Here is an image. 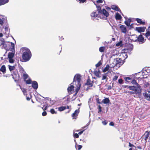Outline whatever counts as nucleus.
Segmentation results:
<instances>
[{
	"label": "nucleus",
	"instance_id": "f257e3e1",
	"mask_svg": "<svg viewBox=\"0 0 150 150\" xmlns=\"http://www.w3.org/2000/svg\"><path fill=\"white\" fill-rule=\"evenodd\" d=\"M103 1H104V0H98L96 1H93V2L96 6L97 9L99 10V14L101 15V17H103L102 16L103 14H104L106 17H107L109 15L108 12L105 9H103L102 10L101 9L100 4L102 3Z\"/></svg>",
	"mask_w": 150,
	"mask_h": 150
},
{
	"label": "nucleus",
	"instance_id": "f03ea898",
	"mask_svg": "<svg viewBox=\"0 0 150 150\" xmlns=\"http://www.w3.org/2000/svg\"><path fill=\"white\" fill-rule=\"evenodd\" d=\"M81 76L79 74H76L74 76L73 82L75 83V85L77 87L76 90V94L79 90L81 86Z\"/></svg>",
	"mask_w": 150,
	"mask_h": 150
},
{
	"label": "nucleus",
	"instance_id": "7ed1b4c3",
	"mask_svg": "<svg viewBox=\"0 0 150 150\" xmlns=\"http://www.w3.org/2000/svg\"><path fill=\"white\" fill-rule=\"evenodd\" d=\"M128 88L130 90L133 91H134V93L137 94L136 96H134V97H139L141 96V90L140 88H137V86H128Z\"/></svg>",
	"mask_w": 150,
	"mask_h": 150
},
{
	"label": "nucleus",
	"instance_id": "20e7f679",
	"mask_svg": "<svg viewBox=\"0 0 150 150\" xmlns=\"http://www.w3.org/2000/svg\"><path fill=\"white\" fill-rule=\"evenodd\" d=\"M25 50V51L23 53L22 57L23 60L25 61H27L31 57V53L29 49H26Z\"/></svg>",
	"mask_w": 150,
	"mask_h": 150
},
{
	"label": "nucleus",
	"instance_id": "39448f33",
	"mask_svg": "<svg viewBox=\"0 0 150 150\" xmlns=\"http://www.w3.org/2000/svg\"><path fill=\"white\" fill-rule=\"evenodd\" d=\"M99 10L97 9V11L95 12H94L92 13L91 14V18L92 19H93L95 18L98 17V18H100L101 19H104L105 17H106L104 14H102V17H101V15L99 14Z\"/></svg>",
	"mask_w": 150,
	"mask_h": 150
},
{
	"label": "nucleus",
	"instance_id": "423d86ee",
	"mask_svg": "<svg viewBox=\"0 0 150 150\" xmlns=\"http://www.w3.org/2000/svg\"><path fill=\"white\" fill-rule=\"evenodd\" d=\"M23 79L27 84H30L31 83V80L29 79L28 75L25 72L23 74Z\"/></svg>",
	"mask_w": 150,
	"mask_h": 150
},
{
	"label": "nucleus",
	"instance_id": "0eeeda50",
	"mask_svg": "<svg viewBox=\"0 0 150 150\" xmlns=\"http://www.w3.org/2000/svg\"><path fill=\"white\" fill-rule=\"evenodd\" d=\"M150 70L147 69L143 71L142 73V75L139 78L141 79L143 78H147L148 75L150 74Z\"/></svg>",
	"mask_w": 150,
	"mask_h": 150
},
{
	"label": "nucleus",
	"instance_id": "6e6552de",
	"mask_svg": "<svg viewBox=\"0 0 150 150\" xmlns=\"http://www.w3.org/2000/svg\"><path fill=\"white\" fill-rule=\"evenodd\" d=\"M9 45L8 43L4 42V40L3 38L1 39V42L0 46L2 49H4L6 50H8V46Z\"/></svg>",
	"mask_w": 150,
	"mask_h": 150
},
{
	"label": "nucleus",
	"instance_id": "1a4fd4ad",
	"mask_svg": "<svg viewBox=\"0 0 150 150\" xmlns=\"http://www.w3.org/2000/svg\"><path fill=\"white\" fill-rule=\"evenodd\" d=\"M14 55V52H9L8 55L7 59H8L9 62L11 63H14V59L13 58Z\"/></svg>",
	"mask_w": 150,
	"mask_h": 150
},
{
	"label": "nucleus",
	"instance_id": "9d476101",
	"mask_svg": "<svg viewBox=\"0 0 150 150\" xmlns=\"http://www.w3.org/2000/svg\"><path fill=\"white\" fill-rule=\"evenodd\" d=\"M12 75L13 78L15 81H17L20 78V76L18 74V71L17 70H15V71L12 74Z\"/></svg>",
	"mask_w": 150,
	"mask_h": 150
},
{
	"label": "nucleus",
	"instance_id": "9b49d317",
	"mask_svg": "<svg viewBox=\"0 0 150 150\" xmlns=\"http://www.w3.org/2000/svg\"><path fill=\"white\" fill-rule=\"evenodd\" d=\"M137 41L139 42L140 44H142L145 42L144 38L142 35H140L137 38Z\"/></svg>",
	"mask_w": 150,
	"mask_h": 150
},
{
	"label": "nucleus",
	"instance_id": "f8f14e48",
	"mask_svg": "<svg viewBox=\"0 0 150 150\" xmlns=\"http://www.w3.org/2000/svg\"><path fill=\"white\" fill-rule=\"evenodd\" d=\"M79 113V110H76L74 112L72 115V116L73 117V119H76L77 116Z\"/></svg>",
	"mask_w": 150,
	"mask_h": 150
},
{
	"label": "nucleus",
	"instance_id": "ddd939ff",
	"mask_svg": "<svg viewBox=\"0 0 150 150\" xmlns=\"http://www.w3.org/2000/svg\"><path fill=\"white\" fill-rule=\"evenodd\" d=\"M136 30L138 32L141 33L144 32L145 31V28L144 27H138L136 28Z\"/></svg>",
	"mask_w": 150,
	"mask_h": 150
},
{
	"label": "nucleus",
	"instance_id": "4468645a",
	"mask_svg": "<svg viewBox=\"0 0 150 150\" xmlns=\"http://www.w3.org/2000/svg\"><path fill=\"white\" fill-rule=\"evenodd\" d=\"M120 28L122 32L126 33L127 32V29L126 27L124 25H122L120 26Z\"/></svg>",
	"mask_w": 150,
	"mask_h": 150
},
{
	"label": "nucleus",
	"instance_id": "2eb2a0df",
	"mask_svg": "<svg viewBox=\"0 0 150 150\" xmlns=\"http://www.w3.org/2000/svg\"><path fill=\"white\" fill-rule=\"evenodd\" d=\"M72 84V83H71L67 88V90L68 92H71V91L73 90L74 89V86Z\"/></svg>",
	"mask_w": 150,
	"mask_h": 150
},
{
	"label": "nucleus",
	"instance_id": "dca6fc26",
	"mask_svg": "<svg viewBox=\"0 0 150 150\" xmlns=\"http://www.w3.org/2000/svg\"><path fill=\"white\" fill-rule=\"evenodd\" d=\"M32 86L34 88L37 89L38 86L37 83L35 81H33L32 83Z\"/></svg>",
	"mask_w": 150,
	"mask_h": 150
},
{
	"label": "nucleus",
	"instance_id": "f3484780",
	"mask_svg": "<svg viewBox=\"0 0 150 150\" xmlns=\"http://www.w3.org/2000/svg\"><path fill=\"white\" fill-rule=\"evenodd\" d=\"M131 83L133 85H136L137 86V88H141L140 86L137 83L135 80H133L132 81H131Z\"/></svg>",
	"mask_w": 150,
	"mask_h": 150
},
{
	"label": "nucleus",
	"instance_id": "a211bd4d",
	"mask_svg": "<svg viewBox=\"0 0 150 150\" xmlns=\"http://www.w3.org/2000/svg\"><path fill=\"white\" fill-rule=\"evenodd\" d=\"M144 95L146 99L148 100H150V94L149 93L145 92L144 93Z\"/></svg>",
	"mask_w": 150,
	"mask_h": 150
},
{
	"label": "nucleus",
	"instance_id": "6ab92c4d",
	"mask_svg": "<svg viewBox=\"0 0 150 150\" xmlns=\"http://www.w3.org/2000/svg\"><path fill=\"white\" fill-rule=\"evenodd\" d=\"M8 67L9 70L11 72H12V71H13V72L15 71V70H16L15 69V67L14 66L8 65Z\"/></svg>",
	"mask_w": 150,
	"mask_h": 150
},
{
	"label": "nucleus",
	"instance_id": "aec40b11",
	"mask_svg": "<svg viewBox=\"0 0 150 150\" xmlns=\"http://www.w3.org/2000/svg\"><path fill=\"white\" fill-rule=\"evenodd\" d=\"M115 17L117 20H120L122 18L120 14L118 13H117L115 15Z\"/></svg>",
	"mask_w": 150,
	"mask_h": 150
},
{
	"label": "nucleus",
	"instance_id": "412c9836",
	"mask_svg": "<svg viewBox=\"0 0 150 150\" xmlns=\"http://www.w3.org/2000/svg\"><path fill=\"white\" fill-rule=\"evenodd\" d=\"M6 67L4 65H2L0 69V71L4 73L6 72Z\"/></svg>",
	"mask_w": 150,
	"mask_h": 150
},
{
	"label": "nucleus",
	"instance_id": "4be33fe9",
	"mask_svg": "<svg viewBox=\"0 0 150 150\" xmlns=\"http://www.w3.org/2000/svg\"><path fill=\"white\" fill-rule=\"evenodd\" d=\"M8 0H0V6L8 3Z\"/></svg>",
	"mask_w": 150,
	"mask_h": 150
},
{
	"label": "nucleus",
	"instance_id": "5701e85b",
	"mask_svg": "<svg viewBox=\"0 0 150 150\" xmlns=\"http://www.w3.org/2000/svg\"><path fill=\"white\" fill-rule=\"evenodd\" d=\"M102 102L104 104H107L110 102V100L108 98H106L103 100Z\"/></svg>",
	"mask_w": 150,
	"mask_h": 150
},
{
	"label": "nucleus",
	"instance_id": "b1692460",
	"mask_svg": "<svg viewBox=\"0 0 150 150\" xmlns=\"http://www.w3.org/2000/svg\"><path fill=\"white\" fill-rule=\"evenodd\" d=\"M131 22V19L130 18H129L128 19L127 21H126L125 22V23L127 25V26H129Z\"/></svg>",
	"mask_w": 150,
	"mask_h": 150
},
{
	"label": "nucleus",
	"instance_id": "393cba45",
	"mask_svg": "<svg viewBox=\"0 0 150 150\" xmlns=\"http://www.w3.org/2000/svg\"><path fill=\"white\" fill-rule=\"evenodd\" d=\"M110 66L108 65H107L106 67L103 70V72H105L107 71L109 69Z\"/></svg>",
	"mask_w": 150,
	"mask_h": 150
},
{
	"label": "nucleus",
	"instance_id": "a878e982",
	"mask_svg": "<svg viewBox=\"0 0 150 150\" xmlns=\"http://www.w3.org/2000/svg\"><path fill=\"white\" fill-rule=\"evenodd\" d=\"M79 131V130H77V131H75L74 130L73 131L74 134L73 135L74 137L76 138H78L79 137V136L78 134L77 133H75V132H78Z\"/></svg>",
	"mask_w": 150,
	"mask_h": 150
},
{
	"label": "nucleus",
	"instance_id": "bb28decb",
	"mask_svg": "<svg viewBox=\"0 0 150 150\" xmlns=\"http://www.w3.org/2000/svg\"><path fill=\"white\" fill-rule=\"evenodd\" d=\"M125 79L126 81L129 83L130 82H131V81H132V79L131 78L129 77H126L125 78Z\"/></svg>",
	"mask_w": 150,
	"mask_h": 150
},
{
	"label": "nucleus",
	"instance_id": "cd10ccee",
	"mask_svg": "<svg viewBox=\"0 0 150 150\" xmlns=\"http://www.w3.org/2000/svg\"><path fill=\"white\" fill-rule=\"evenodd\" d=\"M111 8L112 9L117 11H119L120 10L119 8L117 6L115 5L112 6Z\"/></svg>",
	"mask_w": 150,
	"mask_h": 150
},
{
	"label": "nucleus",
	"instance_id": "c85d7f7f",
	"mask_svg": "<svg viewBox=\"0 0 150 150\" xmlns=\"http://www.w3.org/2000/svg\"><path fill=\"white\" fill-rule=\"evenodd\" d=\"M108 78L107 77V75L106 74H103L102 80H104L106 79V81L108 80Z\"/></svg>",
	"mask_w": 150,
	"mask_h": 150
},
{
	"label": "nucleus",
	"instance_id": "c756f323",
	"mask_svg": "<svg viewBox=\"0 0 150 150\" xmlns=\"http://www.w3.org/2000/svg\"><path fill=\"white\" fill-rule=\"evenodd\" d=\"M136 20L138 23L142 24H144L145 22H142V21L141 19L139 18H136Z\"/></svg>",
	"mask_w": 150,
	"mask_h": 150
},
{
	"label": "nucleus",
	"instance_id": "7c9ffc66",
	"mask_svg": "<svg viewBox=\"0 0 150 150\" xmlns=\"http://www.w3.org/2000/svg\"><path fill=\"white\" fill-rule=\"evenodd\" d=\"M66 108V107L64 106H62L58 108V110L60 111H62Z\"/></svg>",
	"mask_w": 150,
	"mask_h": 150
},
{
	"label": "nucleus",
	"instance_id": "2f4dec72",
	"mask_svg": "<svg viewBox=\"0 0 150 150\" xmlns=\"http://www.w3.org/2000/svg\"><path fill=\"white\" fill-rule=\"evenodd\" d=\"M105 49V47H101L99 48V51L100 52H104Z\"/></svg>",
	"mask_w": 150,
	"mask_h": 150
},
{
	"label": "nucleus",
	"instance_id": "473e14b6",
	"mask_svg": "<svg viewBox=\"0 0 150 150\" xmlns=\"http://www.w3.org/2000/svg\"><path fill=\"white\" fill-rule=\"evenodd\" d=\"M100 71H96L94 72L96 76H97L98 77H99V76L100 75Z\"/></svg>",
	"mask_w": 150,
	"mask_h": 150
},
{
	"label": "nucleus",
	"instance_id": "72a5a7b5",
	"mask_svg": "<svg viewBox=\"0 0 150 150\" xmlns=\"http://www.w3.org/2000/svg\"><path fill=\"white\" fill-rule=\"evenodd\" d=\"M86 84L90 86H92V83L91 82H90V81L89 79L87 80V82L86 83Z\"/></svg>",
	"mask_w": 150,
	"mask_h": 150
},
{
	"label": "nucleus",
	"instance_id": "f704fd0d",
	"mask_svg": "<svg viewBox=\"0 0 150 150\" xmlns=\"http://www.w3.org/2000/svg\"><path fill=\"white\" fill-rule=\"evenodd\" d=\"M102 61H100L99 62L96 64V67H99L102 64Z\"/></svg>",
	"mask_w": 150,
	"mask_h": 150
},
{
	"label": "nucleus",
	"instance_id": "c9c22d12",
	"mask_svg": "<svg viewBox=\"0 0 150 150\" xmlns=\"http://www.w3.org/2000/svg\"><path fill=\"white\" fill-rule=\"evenodd\" d=\"M21 90H22V92H23L24 94V95H26V91L25 89L24 88H22L21 87Z\"/></svg>",
	"mask_w": 150,
	"mask_h": 150
},
{
	"label": "nucleus",
	"instance_id": "e433bc0d",
	"mask_svg": "<svg viewBox=\"0 0 150 150\" xmlns=\"http://www.w3.org/2000/svg\"><path fill=\"white\" fill-rule=\"evenodd\" d=\"M122 55L123 56H124V58L126 59L127 57V54H126V53L124 52H123V51L122 52Z\"/></svg>",
	"mask_w": 150,
	"mask_h": 150
},
{
	"label": "nucleus",
	"instance_id": "4c0bfd02",
	"mask_svg": "<svg viewBox=\"0 0 150 150\" xmlns=\"http://www.w3.org/2000/svg\"><path fill=\"white\" fill-rule=\"evenodd\" d=\"M145 35L146 37L148 38V37L150 36V31H148L145 34Z\"/></svg>",
	"mask_w": 150,
	"mask_h": 150
},
{
	"label": "nucleus",
	"instance_id": "58836bf2",
	"mask_svg": "<svg viewBox=\"0 0 150 150\" xmlns=\"http://www.w3.org/2000/svg\"><path fill=\"white\" fill-rule=\"evenodd\" d=\"M117 62V60H114V62L115 63V66H116L117 67L119 66V65H120L119 64V63H118Z\"/></svg>",
	"mask_w": 150,
	"mask_h": 150
},
{
	"label": "nucleus",
	"instance_id": "ea45409f",
	"mask_svg": "<svg viewBox=\"0 0 150 150\" xmlns=\"http://www.w3.org/2000/svg\"><path fill=\"white\" fill-rule=\"evenodd\" d=\"M118 82L120 84H122L123 83V80L121 79H119L118 80Z\"/></svg>",
	"mask_w": 150,
	"mask_h": 150
},
{
	"label": "nucleus",
	"instance_id": "a19ab883",
	"mask_svg": "<svg viewBox=\"0 0 150 150\" xmlns=\"http://www.w3.org/2000/svg\"><path fill=\"white\" fill-rule=\"evenodd\" d=\"M50 112L51 113L53 114L54 113H56V112L54 110V109H51L50 110Z\"/></svg>",
	"mask_w": 150,
	"mask_h": 150
},
{
	"label": "nucleus",
	"instance_id": "79ce46f5",
	"mask_svg": "<svg viewBox=\"0 0 150 150\" xmlns=\"http://www.w3.org/2000/svg\"><path fill=\"white\" fill-rule=\"evenodd\" d=\"M118 78V76H114L113 78V80L115 81H116Z\"/></svg>",
	"mask_w": 150,
	"mask_h": 150
},
{
	"label": "nucleus",
	"instance_id": "37998d69",
	"mask_svg": "<svg viewBox=\"0 0 150 150\" xmlns=\"http://www.w3.org/2000/svg\"><path fill=\"white\" fill-rule=\"evenodd\" d=\"M11 49L13 50H14V44L12 42L11 43Z\"/></svg>",
	"mask_w": 150,
	"mask_h": 150
},
{
	"label": "nucleus",
	"instance_id": "c03bdc74",
	"mask_svg": "<svg viewBox=\"0 0 150 150\" xmlns=\"http://www.w3.org/2000/svg\"><path fill=\"white\" fill-rule=\"evenodd\" d=\"M47 114V113L46 111L43 112L42 114V115L43 116H46Z\"/></svg>",
	"mask_w": 150,
	"mask_h": 150
},
{
	"label": "nucleus",
	"instance_id": "a18cd8bd",
	"mask_svg": "<svg viewBox=\"0 0 150 150\" xmlns=\"http://www.w3.org/2000/svg\"><path fill=\"white\" fill-rule=\"evenodd\" d=\"M129 47H130V49L131 50H132L133 48V45L131 44H130L129 45Z\"/></svg>",
	"mask_w": 150,
	"mask_h": 150
},
{
	"label": "nucleus",
	"instance_id": "49530a36",
	"mask_svg": "<svg viewBox=\"0 0 150 150\" xmlns=\"http://www.w3.org/2000/svg\"><path fill=\"white\" fill-rule=\"evenodd\" d=\"M20 71L21 72H22L23 73H24V72H25V71H24V70L22 68H21V69H20Z\"/></svg>",
	"mask_w": 150,
	"mask_h": 150
},
{
	"label": "nucleus",
	"instance_id": "de8ad7c7",
	"mask_svg": "<svg viewBox=\"0 0 150 150\" xmlns=\"http://www.w3.org/2000/svg\"><path fill=\"white\" fill-rule=\"evenodd\" d=\"M80 3H83L86 0H79Z\"/></svg>",
	"mask_w": 150,
	"mask_h": 150
},
{
	"label": "nucleus",
	"instance_id": "09e8293b",
	"mask_svg": "<svg viewBox=\"0 0 150 150\" xmlns=\"http://www.w3.org/2000/svg\"><path fill=\"white\" fill-rule=\"evenodd\" d=\"M5 30L6 31V34L7 33L8 34L9 33L8 29L6 28H5Z\"/></svg>",
	"mask_w": 150,
	"mask_h": 150
},
{
	"label": "nucleus",
	"instance_id": "8fccbe9b",
	"mask_svg": "<svg viewBox=\"0 0 150 150\" xmlns=\"http://www.w3.org/2000/svg\"><path fill=\"white\" fill-rule=\"evenodd\" d=\"M103 124L104 125H106L107 123L106 121H104L102 122Z\"/></svg>",
	"mask_w": 150,
	"mask_h": 150
},
{
	"label": "nucleus",
	"instance_id": "3c124183",
	"mask_svg": "<svg viewBox=\"0 0 150 150\" xmlns=\"http://www.w3.org/2000/svg\"><path fill=\"white\" fill-rule=\"evenodd\" d=\"M82 146L81 145H79L78 147V150H80L82 148Z\"/></svg>",
	"mask_w": 150,
	"mask_h": 150
},
{
	"label": "nucleus",
	"instance_id": "603ef678",
	"mask_svg": "<svg viewBox=\"0 0 150 150\" xmlns=\"http://www.w3.org/2000/svg\"><path fill=\"white\" fill-rule=\"evenodd\" d=\"M3 23L4 22L1 19H0V24L2 25L3 24Z\"/></svg>",
	"mask_w": 150,
	"mask_h": 150
},
{
	"label": "nucleus",
	"instance_id": "864d4df0",
	"mask_svg": "<svg viewBox=\"0 0 150 150\" xmlns=\"http://www.w3.org/2000/svg\"><path fill=\"white\" fill-rule=\"evenodd\" d=\"M109 125L110 126H113L114 125V123L113 122H111L110 123Z\"/></svg>",
	"mask_w": 150,
	"mask_h": 150
},
{
	"label": "nucleus",
	"instance_id": "5fc2aeb1",
	"mask_svg": "<svg viewBox=\"0 0 150 150\" xmlns=\"http://www.w3.org/2000/svg\"><path fill=\"white\" fill-rule=\"evenodd\" d=\"M129 146L130 147H134V146L133 144H131L130 143H129Z\"/></svg>",
	"mask_w": 150,
	"mask_h": 150
},
{
	"label": "nucleus",
	"instance_id": "6e6d98bb",
	"mask_svg": "<svg viewBox=\"0 0 150 150\" xmlns=\"http://www.w3.org/2000/svg\"><path fill=\"white\" fill-rule=\"evenodd\" d=\"M84 130L81 132H79V133L78 134H79L80 135H81V134H82Z\"/></svg>",
	"mask_w": 150,
	"mask_h": 150
},
{
	"label": "nucleus",
	"instance_id": "4d7b16f0",
	"mask_svg": "<svg viewBox=\"0 0 150 150\" xmlns=\"http://www.w3.org/2000/svg\"><path fill=\"white\" fill-rule=\"evenodd\" d=\"M128 86H123V87H124V88H128Z\"/></svg>",
	"mask_w": 150,
	"mask_h": 150
},
{
	"label": "nucleus",
	"instance_id": "13d9d810",
	"mask_svg": "<svg viewBox=\"0 0 150 150\" xmlns=\"http://www.w3.org/2000/svg\"><path fill=\"white\" fill-rule=\"evenodd\" d=\"M106 9L108 11L109 10H110V8L109 7H106Z\"/></svg>",
	"mask_w": 150,
	"mask_h": 150
},
{
	"label": "nucleus",
	"instance_id": "bf43d9fd",
	"mask_svg": "<svg viewBox=\"0 0 150 150\" xmlns=\"http://www.w3.org/2000/svg\"><path fill=\"white\" fill-rule=\"evenodd\" d=\"M99 111L98 112L101 111V108L100 106H99Z\"/></svg>",
	"mask_w": 150,
	"mask_h": 150
},
{
	"label": "nucleus",
	"instance_id": "052dcab7",
	"mask_svg": "<svg viewBox=\"0 0 150 150\" xmlns=\"http://www.w3.org/2000/svg\"><path fill=\"white\" fill-rule=\"evenodd\" d=\"M3 36V34L2 33H0V37H2Z\"/></svg>",
	"mask_w": 150,
	"mask_h": 150
},
{
	"label": "nucleus",
	"instance_id": "680f3d73",
	"mask_svg": "<svg viewBox=\"0 0 150 150\" xmlns=\"http://www.w3.org/2000/svg\"><path fill=\"white\" fill-rule=\"evenodd\" d=\"M26 99H27V100H30V98H29V97H27V98H26Z\"/></svg>",
	"mask_w": 150,
	"mask_h": 150
},
{
	"label": "nucleus",
	"instance_id": "e2e57ef3",
	"mask_svg": "<svg viewBox=\"0 0 150 150\" xmlns=\"http://www.w3.org/2000/svg\"><path fill=\"white\" fill-rule=\"evenodd\" d=\"M137 147L139 149H142L141 147L140 146H138Z\"/></svg>",
	"mask_w": 150,
	"mask_h": 150
},
{
	"label": "nucleus",
	"instance_id": "0e129e2a",
	"mask_svg": "<svg viewBox=\"0 0 150 150\" xmlns=\"http://www.w3.org/2000/svg\"><path fill=\"white\" fill-rule=\"evenodd\" d=\"M119 45H120V44L119 43H118L116 44V46H119Z\"/></svg>",
	"mask_w": 150,
	"mask_h": 150
},
{
	"label": "nucleus",
	"instance_id": "69168bd1",
	"mask_svg": "<svg viewBox=\"0 0 150 150\" xmlns=\"http://www.w3.org/2000/svg\"><path fill=\"white\" fill-rule=\"evenodd\" d=\"M47 106L45 107V109H43V110H46L47 109Z\"/></svg>",
	"mask_w": 150,
	"mask_h": 150
},
{
	"label": "nucleus",
	"instance_id": "338daca9",
	"mask_svg": "<svg viewBox=\"0 0 150 150\" xmlns=\"http://www.w3.org/2000/svg\"><path fill=\"white\" fill-rule=\"evenodd\" d=\"M111 89V86L108 87V89Z\"/></svg>",
	"mask_w": 150,
	"mask_h": 150
},
{
	"label": "nucleus",
	"instance_id": "774afa93",
	"mask_svg": "<svg viewBox=\"0 0 150 150\" xmlns=\"http://www.w3.org/2000/svg\"><path fill=\"white\" fill-rule=\"evenodd\" d=\"M130 93H131V94L134 93V92H132V91H130Z\"/></svg>",
	"mask_w": 150,
	"mask_h": 150
}]
</instances>
